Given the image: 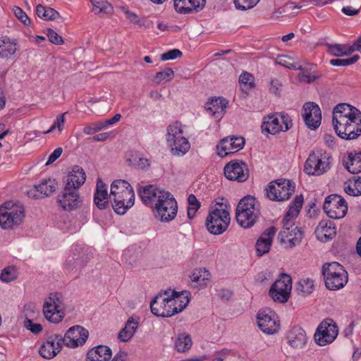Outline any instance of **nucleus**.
I'll return each mask as SVG.
<instances>
[{"mask_svg": "<svg viewBox=\"0 0 361 361\" xmlns=\"http://www.w3.org/2000/svg\"><path fill=\"white\" fill-rule=\"evenodd\" d=\"M25 218V208L20 203L6 202L0 206V226L13 230L19 226Z\"/></svg>", "mask_w": 361, "mask_h": 361, "instance_id": "4", "label": "nucleus"}, {"mask_svg": "<svg viewBox=\"0 0 361 361\" xmlns=\"http://www.w3.org/2000/svg\"><path fill=\"white\" fill-rule=\"evenodd\" d=\"M259 215V204L255 197L246 195L239 201L235 209V219L241 227L251 228Z\"/></svg>", "mask_w": 361, "mask_h": 361, "instance_id": "3", "label": "nucleus"}, {"mask_svg": "<svg viewBox=\"0 0 361 361\" xmlns=\"http://www.w3.org/2000/svg\"><path fill=\"white\" fill-rule=\"evenodd\" d=\"M112 355L109 347L99 345L90 350L86 355V361H109Z\"/></svg>", "mask_w": 361, "mask_h": 361, "instance_id": "28", "label": "nucleus"}, {"mask_svg": "<svg viewBox=\"0 0 361 361\" xmlns=\"http://www.w3.org/2000/svg\"><path fill=\"white\" fill-rule=\"evenodd\" d=\"M168 192L154 185L140 186L138 189V194L142 202L152 209L162 199V196H166Z\"/></svg>", "mask_w": 361, "mask_h": 361, "instance_id": "18", "label": "nucleus"}, {"mask_svg": "<svg viewBox=\"0 0 361 361\" xmlns=\"http://www.w3.org/2000/svg\"><path fill=\"white\" fill-rule=\"evenodd\" d=\"M209 278L210 273L205 268L195 269L190 275L191 281L201 286L206 285Z\"/></svg>", "mask_w": 361, "mask_h": 361, "instance_id": "39", "label": "nucleus"}, {"mask_svg": "<svg viewBox=\"0 0 361 361\" xmlns=\"http://www.w3.org/2000/svg\"><path fill=\"white\" fill-rule=\"evenodd\" d=\"M46 35L49 42L56 45H61L63 44V39L57 32L51 28H47Z\"/></svg>", "mask_w": 361, "mask_h": 361, "instance_id": "55", "label": "nucleus"}, {"mask_svg": "<svg viewBox=\"0 0 361 361\" xmlns=\"http://www.w3.org/2000/svg\"><path fill=\"white\" fill-rule=\"evenodd\" d=\"M174 75V71L171 68H166L164 71L157 72L154 76V82L161 84L162 82L170 81Z\"/></svg>", "mask_w": 361, "mask_h": 361, "instance_id": "46", "label": "nucleus"}, {"mask_svg": "<svg viewBox=\"0 0 361 361\" xmlns=\"http://www.w3.org/2000/svg\"><path fill=\"white\" fill-rule=\"evenodd\" d=\"M58 183L54 179L49 178L44 180L40 184L37 185V188L44 197L52 194L57 188Z\"/></svg>", "mask_w": 361, "mask_h": 361, "instance_id": "38", "label": "nucleus"}, {"mask_svg": "<svg viewBox=\"0 0 361 361\" xmlns=\"http://www.w3.org/2000/svg\"><path fill=\"white\" fill-rule=\"evenodd\" d=\"M276 116H279L281 118V123L282 124V130L281 131H287L293 126V122L290 116L284 112H281L277 114Z\"/></svg>", "mask_w": 361, "mask_h": 361, "instance_id": "56", "label": "nucleus"}, {"mask_svg": "<svg viewBox=\"0 0 361 361\" xmlns=\"http://www.w3.org/2000/svg\"><path fill=\"white\" fill-rule=\"evenodd\" d=\"M118 9L126 16V19L130 20L131 23L140 22V18L138 15L135 12L130 11L128 7L122 6H119Z\"/></svg>", "mask_w": 361, "mask_h": 361, "instance_id": "52", "label": "nucleus"}, {"mask_svg": "<svg viewBox=\"0 0 361 361\" xmlns=\"http://www.w3.org/2000/svg\"><path fill=\"white\" fill-rule=\"evenodd\" d=\"M230 221V214L226 209L214 208L209 211L205 225L211 234L220 235L226 231Z\"/></svg>", "mask_w": 361, "mask_h": 361, "instance_id": "8", "label": "nucleus"}, {"mask_svg": "<svg viewBox=\"0 0 361 361\" xmlns=\"http://www.w3.org/2000/svg\"><path fill=\"white\" fill-rule=\"evenodd\" d=\"M317 238L321 241H328L336 233V228L333 221L322 220L315 229Z\"/></svg>", "mask_w": 361, "mask_h": 361, "instance_id": "25", "label": "nucleus"}, {"mask_svg": "<svg viewBox=\"0 0 361 361\" xmlns=\"http://www.w3.org/2000/svg\"><path fill=\"white\" fill-rule=\"evenodd\" d=\"M295 184L290 180L281 178L269 183L265 188L267 197L272 201L288 200L295 192Z\"/></svg>", "mask_w": 361, "mask_h": 361, "instance_id": "7", "label": "nucleus"}, {"mask_svg": "<svg viewBox=\"0 0 361 361\" xmlns=\"http://www.w3.org/2000/svg\"><path fill=\"white\" fill-rule=\"evenodd\" d=\"M51 346L49 343L45 341L39 348V355L45 359L49 360L54 358L56 355V351H53Z\"/></svg>", "mask_w": 361, "mask_h": 361, "instance_id": "50", "label": "nucleus"}, {"mask_svg": "<svg viewBox=\"0 0 361 361\" xmlns=\"http://www.w3.org/2000/svg\"><path fill=\"white\" fill-rule=\"evenodd\" d=\"M93 6V11L96 14H111L113 6L106 0H90Z\"/></svg>", "mask_w": 361, "mask_h": 361, "instance_id": "37", "label": "nucleus"}, {"mask_svg": "<svg viewBox=\"0 0 361 361\" xmlns=\"http://www.w3.org/2000/svg\"><path fill=\"white\" fill-rule=\"evenodd\" d=\"M245 141L241 136H229L220 140L217 145L218 155L224 157L229 154H233L242 149L245 145Z\"/></svg>", "mask_w": 361, "mask_h": 361, "instance_id": "19", "label": "nucleus"}, {"mask_svg": "<svg viewBox=\"0 0 361 361\" xmlns=\"http://www.w3.org/2000/svg\"><path fill=\"white\" fill-rule=\"evenodd\" d=\"M302 118L307 127L317 129L321 124L322 112L319 106L314 102H307L302 107Z\"/></svg>", "mask_w": 361, "mask_h": 361, "instance_id": "20", "label": "nucleus"}, {"mask_svg": "<svg viewBox=\"0 0 361 361\" xmlns=\"http://www.w3.org/2000/svg\"><path fill=\"white\" fill-rule=\"evenodd\" d=\"M206 0H174L175 10L181 14H192L202 11Z\"/></svg>", "mask_w": 361, "mask_h": 361, "instance_id": "22", "label": "nucleus"}, {"mask_svg": "<svg viewBox=\"0 0 361 361\" xmlns=\"http://www.w3.org/2000/svg\"><path fill=\"white\" fill-rule=\"evenodd\" d=\"M182 55L181 51L178 49H173L161 54V59L162 61L173 60L181 57Z\"/></svg>", "mask_w": 361, "mask_h": 361, "instance_id": "58", "label": "nucleus"}, {"mask_svg": "<svg viewBox=\"0 0 361 361\" xmlns=\"http://www.w3.org/2000/svg\"><path fill=\"white\" fill-rule=\"evenodd\" d=\"M259 328L267 334H274L280 329V321L276 312L269 307L261 309L257 315Z\"/></svg>", "mask_w": 361, "mask_h": 361, "instance_id": "12", "label": "nucleus"}, {"mask_svg": "<svg viewBox=\"0 0 361 361\" xmlns=\"http://www.w3.org/2000/svg\"><path fill=\"white\" fill-rule=\"evenodd\" d=\"M89 336V331L80 325L69 328L62 336L64 345L75 348L83 345Z\"/></svg>", "mask_w": 361, "mask_h": 361, "instance_id": "17", "label": "nucleus"}, {"mask_svg": "<svg viewBox=\"0 0 361 361\" xmlns=\"http://www.w3.org/2000/svg\"><path fill=\"white\" fill-rule=\"evenodd\" d=\"M292 279L286 274H281V279L276 280L269 289V295L279 302L284 303L288 301L291 290Z\"/></svg>", "mask_w": 361, "mask_h": 361, "instance_id": "14", "label": "nucleus"}, {"mask_svg": "<svg viewBox=\"0 0 361 361\" xmlns=\"http://www.w3.org/2000/svg\"><path fill=\"white\" fill-rule=\"evenodd\" d=\"M261 128L263 133L267 132L271 135L281 132L282 124L280 117L275 115H269L264 117Z\"/></svg>", "mask_w": 361, "mask_h": 361, "instance_id": "31", "label": "nucleus"}, {"mask_svg": "<svg viewBox=\"0 0 361 361\" xmlns=\"http://www.w3.org/2000/svg\"><path fill=\"white\" fill-rule=\"evenodd\" d=\"M360 59V56L355 54L348 59H331L329 63L333 66H348L356 63Z\"/></svg>", "mask_w": 361, "mask_h": 361, "instance_id": "47", "label": "nucleus"}, {"mask_svg": "<svg viewBox=\"0 0 361 361\" xmlns=\"http://www.w3.org/2000/svg\"><path fill=\"white\" fill-rule=\"evenodd\" d=\"M349 122L343 130H339L338 137L345 140H353L361 135V117H355Z\"/></svg>", "mask_w": 361, "mask_h": 361, "instance_id": "24", "label": "nucleus"}, {"mask_svg": "<svg viewBox=\"0 0 361 361\" xmlns=\"http://www.w3.org/2000/svg\"><path fill=\"white\" fill-rule=\"evenodd\" d=\"M36 12L37 16L43 20H56L58 17H60L59 13L55 9L51 7L44 6L42 4L37 6Z\"/></svg>", "mask_w": 361, "mask_h": 361, "instance_id": "35", "label": "nucleus"}, {"mask_svg": "<svg viewBox=\"0 0 361 361\" xmlns=\"http://www.w3.org/2000/svg\"><path fill=\"white\" fill-rule=\"evenodd\" d=\"M192 342L189 334H179L175 341V348L179 353H185L189 350Z\"/></svg>", "mask_w": 361, "mask_h": 361, "instance_id": "36", "label": "nucleus"}, {"mask_svg": "<svg viewBox=\"0 0 361 361\" xmlns=\"http://www.w3.org/2000/svg\"><path fill=\"white\" fill-rule=\"evenodd\" d=\"M165 291L164 294L157 295L150 302L152 313L157 317H170L177 313L182 312L189 302L188 296L183 292L178 293L175 290L171 292Z\"/></svg>", "mask_w": 361, "mask_h": 361, "instance_id": "1", "label": "nucleus"}, {"mask_svg": "<svg viewBox=\"0 0 361 361\" xmlns=\"http://www.w3.org/2000/svg\"><path fill=\"white\" fill-rule=\"evenodd\" d=\"M323 209L329 217L338 219L344 217L346 214L348 205L341 196L337 194H331L326 197Z\"/></svg>", "mask_w": 361, "mask_h": 361, "instance_id": "13", "label": "nucleus"}, {"mask_svg": "<svg viewBox=\"0 0 361 361\" xmlns=\"http://www.w3.org/2000/svg\"><path fill=\"white\" fill-rule=\"evenodd\" d=\"M314 289L313 281L309 279L300 280L296 286V291L300 293L310 294Z\"/></svg>", "mask_w": 361, "mask_h": 361, "instance_id": "45", "label": "nucleus"}, {"mask_svg": "<svg viewBox=\"0 0 361 361\" xmlns=\"http://www.w3.org/2000/svg\"><path fill=\"white\" fill-rule=\"evenodd\" d=\"M259 0H234L237 8L247 10L255 7Z\"/></svg>", "mask_w": 361, "mask_h": 361, "instance_id": "54", "label": "nucleus"}, {"mask_svg": "<svg viewBox=\"0 0 361 361\" xmlns=\"http://www.w3.org/2000/svg\"><path fill=\"white\" fill-rule=\"evenodd\" d=\"M352 118L343 117V116H341V114L333 115L332 124L334 129L338 136L339 130H343L349 122H352Z\"/></svg>", "mask_w": 361, "mask_h": 361, "instance_id": "40", "label": "nucleus"}, {"mask_svg": "<svg viewBox=\"0 0 361 361\" xmlns=\"http://www.w3.org/2000/svg\"><path fill=\"white\" fill-rule=\"evenodd\" d=\"M276 231V228L271 226L260 235L255 245L257 256L262 257L269 251Z\"/></svg>", "mask_w": 361, "mask_h": 361, "instance_id": "23", "label": "nucleus"}, {"mask_svg": "<svg viewBox=\"0 0 361 361\" xmlns=\"http://www.w3.org/2000/svg\"><path fill=\"white\" fill-rule=\"evenodd\" d=\"M106 184L99 178L97 182L94 195V202L99 209H104L109 207V202Z\"/></svg>", "mask_w": 361, "mask_h": 361, "instance_id": "26", "label": "nucleus"}, {"mask_svg": "<svg viewBox=\"0 0 361 361\" xmlns=\"http://www.w3.org/2000/svg\"><path fill=\"white\" fill-rule=\"evenodd\" d=\"M276 63L281 66H283L287 68L292 69V70H300V71H307V69L304 67H302L301 65L295 63L293 61V59L285 55L278 56L276 58Z\"/></svg>", "mask_w": 361, "mask_h": 361, "instance_id": "41", "label": "nucleus"}, {"mask_svg": "<svg viewBox=\"0 0 361 361\" xmlns=\"http://www.w3.org/2000/svg\"><path fill=\"white\" fill-rule=\"evenodd\" d=\"M330 157L322 151L310 154L304 165V171L310 176H320L329 169Z\"/></svg>", "mask_w": 361, "mask_h": 361, "instance_id": "10", "label": "nucleus"}, {"mask_svg": "<svg viewBox=\"0 0 361 361\" xmlns=\"http://www.w3.org/2000/svg\"><path fill=\"white\" fill-rule=\"evenodd\" d=\"M18 49V41L11 39L8 37H0V58L8 59L13 56Z\"/></svg>", "mask_w": 361, "mask_h": 361, "instance_id": "30", "label": "nucleus"}, {"mask_svg": "<svg viewBox=\"0 0 361 361\" xmlns=\"http://www.w3.org/2000/svg\"><path fill=\"white\" fill-rule=\"evenodd\" d=\"M181 123L176 121L167 127L166 141L171 154L183 157L190 149V144L183 135Z\"/></svg>", "mask_w": 361, "mask_h": 361, "instance_id": "5", "label": "nucleus"}, {"mask_svg": "<svg viewBox=\"0 0 361 361\" xmlns=\"http://www.w3.org/2000/svg\"><path fill=\"white\" fill-rule=\"evenodd\" d=\"M127 161L130 166H137L140 169H144L149 165L148 159L137 157H133L128 159Z\"/></svg>", "mask_w": 361, "mask_h": 361, "instance_id": "57", "label": "nucleus"}, {"mask_svg": "<svg viewBox=\"0 0 361 361\" xmlns=\"http://www.w3.org/2000/svg\"><path fill=\"white\" fill-rule=\"evenodd\" d=\"M303 196L302 195H297L293 201L290 203L288 212L293 215L298 216L299 212L302 207Z\"/></svg>", "mask_w": 361, "mask_h": 361, "instance_id": "49", "label": "nucleus"}, {"mask_svg": "<svg viewBox=\"0 0 361 361\" xmlns=\"http://www.w3.org/2000/svg\"><path fill=\"white\" fill-rule=\"evenodd\" d=\"M51 345L53 351H56V355L59 353L61 350L63 345H64L62 336L61 334H53L49 336L47 341Z\"/></svg>", "mask_w": 361, "mask_h": 361, "instance_id": "44", "label": "nucleus"}, {"mask_svg": "<svg viewBox=\"0 0 361 361\" xmlns=\"http://www.w3.org/2000/svg\"><path fill=\"white\" fill-rule=\"evenodd\" d=\"M327 51L329 53H330L331 55L341 57L343 56H346V52H342L341 49L340 48V44H326Z\"/></svg>", "mask_w": 361, "mask_h": 361, "instance_id": "62", "label": "nucleus"}, {"mask_svg": "<svg viewBox=\"0 0 361 361\" xmlns=\"http://www.w3.org/2000/svg\"><path fill=\"white\" fill-rule=\"evenodd\" d=\"M335 114H341L343 117L352 118L357 116L361 117L360 111L347 103L337 104L333 110V115Z\"/></svg>", "mask_w": 361, "mask_h": 361, "instance_id": "33", "label": "nucleus"}, {"mask_svg": "<svg viewBox=\"0 0 361 361\" xmlns=\"http://www.w3.org/2000/svg\"><path fill=\"white\" fill-rule=\"evenodd\" d=\"M297 216L293 215L292 214L289 212H286L285 216L283 217L282 220V230L286 231H291L294 230L295 228H298V226H295L294 219Z\"/></svg>", "mask_w": 361, "mask_h": 361, "instance_id": "51", "label": "nucleus"}, {"mask_svg": "<svg viewBox=\"0 0 361 361\" xmlns=\"http://www.w3.org/2000/svg\"><path fill=\"white\" fill-rule=\"evenodd\" d=\"M322 74L319 72H313L308 73L307 72H301L298 73V78L300 81L311 83L319 78Z\"/></svg>", "mask_w": 361, "mask_h": 361, "instance_id": "53", "label": "nucleus"}, {"mask_svg": "<svg viewBox=\"0 0 361 361\" xmlns=\"http://www.w3.org/2000/svg\"><path fill=\"white\" fill-rule=\"evenodd\" d=\"M60 294L57 293H50L44 300L43 313L45 318L50 322L58 324L62 321L64 314L60 310Z\"/></svg>", "mask_w": 361, "mask_h": 361, "instance_id": "15", "label": "nucleus"}, {"mask_svg": "<svg viewBox=\"0 0 361 361\" xmlns=\"http://www.w3.org/2000/svg\"><path fill=\"white\" fill-rule=\"evenodd\" d=\"M13 10V13H14V15L16 16V17L21 23H26L27 20H29V17L27 16V15L20 7L14 6Z\"/></svg>", "mask_w": 361, "mask_h": 361, "instance_id": "64", "label": "nucleus"}, {"mask_svg": "<svg viewBox=\"0 0 361 361\" xmlns=\"http://www.w3.org/2000/svg\"><path fill=\"white\" fill-rule=\"evenodd\" d=\"M288 344L294 348H302L307 343L305 331L300 326H294L289 331L288 336Z\"/></svg>", "mask_w": 361, "mask_h": 361, "instance_id": "29", "label": "nucleus"}, {"mask_svg": "<svg viewBox=\"0 0 361 361\" xmlns=\"http://www.w3.org/2000/svg\"><path fill=\"white\" fill-rule=\"evenodd\" d=\"M155 217L161 222H169L177 215L178 205L173 196L169 192L152 208Z\"/></svg>", "mask_w": 361, "mask_h": 361, "instance_id": "9", "label": "nucleus"}, {"mask_svg": "<svg viewBox=\"0 0 361 361\" xmlns=\"http://www.w3.org/2000/svg\"><path fill=\"white\" fill-rule=\"evenodd\" d=\"M17 271L14 267H8L4 268L0 275V279L3 282L8 283L17 278Z\"/></svg>", "mask_w": 361, "mask_h": 361, "instance_id": "48", "label": "nucleus"}, {"mask_svg": "<svg viewBox=\"0 0 361 361\" xmlns=\"http://www.w3.org/2000/svg\"><path fill=\"white\" fill-rule=\"evenodd\" d=\"M282 87V81L279 78L271 79L270 81V92L279 95Z\"/></svg>", "mask_w": 361, "mask_h": 361, "instance_id": "63", "label": "nucleus"}, {"mask_svg": "<svg viewBox=\"0 0 361 361\" xmlns=\"http://www.w3.org/2000/svg\"><path fill=\"white\" fill-rule=\"evenodd\" d=\"M25 326L35 334H38L42 331V326L40 324L34 323L27 318L25 320Z\"/></svg>", "mask_w": 361, "mask_h": 361, "instance_id": "61", "label": "nucleus"}, {"mask_svg": "<svg viewBox=\"0 0 361 361\" xmlns=\"http://www.w3.org/2000/svg\"><path fill=\"white\" fill-rule=\"evenodd\" d=\"M121 197V199L123 201H126L128 205H131L132 207L135 203V192L133 188L128 189V190L124 191L123 193L118 195Z\"/></svg>", "mask_w": 361, "mask_h": 361, "instance_id": "60", "label": "nucleus"}, {"mask_svg": "<svg viewBox=\"0 0 361 361\" xmlns=\"http://www.w3.org/2000/svg\"><path fill=\"white\" fill-rule=\"evenodd\" d=\"M343 165L350 173H361V152H349L347 159L343 160Z\"/></svg>", "mask_w": 361, "mask_h": 361, "instance_id": "32", "label": "nucleus"}, {"mask_svg": "<svg viewBox=\"0 0 361 361\" xmlns=\"http://www.w3.org/2000/svg\"><path fill=\"white\" fill-rule=\"evenodd\" d=\"M110 201L113 209L118 214H124L128 209L132 207V206L128 205L126 201L121 200L119 196L112 197Z\"/></svg>", "mask_w": 361, "mask_h": 361, "instance_id": "42", "label": "nucleus"}, {"mask_svg": "<svg viewBox=\"0 0 361 361\" xmlns=\"http://www.w3.org/2000/svg\"><path fill=\"white\" fill-rule=\"evenodd\" d=\"M239 82L242 85V90L247 93L254 87V77L247 72H243L239 77Z\"/></svg>", "mask_w": 361, "mask_h": 361, "instance_id": "43", "label": "nucleus"}, {"mask_svg": "<svg viewBox=\"0 0 361 361\" xmlns=\"http://www.w3.org/2000/svg\"><path fill=\"white\" fill-rule=\"evenodd\" d=\"M322 274L325 286L330 290H336L343 288L348 280L347 271L342 265L336 262L324 264Z\"/></svg>", "mask_w": 361, "mask_h": 361, "instance_id": "6", "label": "nucleus"}, {"mask_svg": "<svg viewBox=\"0 0 361 361\" xmlns=\"http://www.w3.org/2000/svg\"><path fill=\"white\" fill-rule=\"evenodd\" d=\"M85 180L86 174L84 169L78 165L73 166L67 176L62 194L58 197V202L64 210L72 211L78 207V189L84 184Z\"/></svg>", "mask_w": 361, "mask_h": 361, "instance_id": "2", "label": "nucleus"}, {"mask_svg": "<svg viewBox=\"0 0 361 361\" xmlns=\"http://www.w3.org/2000/svg\"><path fill=\"white\" fill-rule=\"evenodd\" d=\"M338 328L331 319L322 321L317 329L314 338L317 344L324 346L331 343L337 337Z\"/></svg>", "mask_w": 361, "mask_h": 361, "instance_id": "11", "label": "nucleus"}, {"mask_svg": "<svg viewBox=\"0 0 361 361\" xmlns=\"http://www.w3.org/2000/svg\"><path fill=\"white\" fill-rule=\"evenodd\" d=\"M133 188L131 185L125 180L118 179L112 182L109 194V200L123 193L128 189Z\"/></svg>", "mask_w": 361, "mask_h": 361, "instance_id": "34", "label": "nucleus"}, {"mask_svg": "<svg viewBox=\"0 0 361 361\" xmlns=\"http://www.w3.org/2000/svg\"><path fill=\"white\" fill-rule=\"evenodd\" d=\"M66 114V113L58 115L56 121L54 122V123L52 124L51 128L48 130H47L44 133L45 134L49 133L53 131L56 128H58L59 132H61L63 128V126H64V122H65L64 115Z\"/></svg>", "mask_w": 361, "mask_h": 361, "instance_id": "59", "label": "nucleus"}, {"mask_svg": "<svg viewBox=\"0 0 361 361\" xmlns=\"http://www.w3.org/2000/svg\"><path fill=\"white\" fill-rule=\"evenodd\" d=\"M224 174L228 180L245 182L249 178L248 166L243 161L232 160L224 166Z\"/></svg>", "mask_w": 361, "mask_h": 361, "instance_id": "16", "label": "nucleus"}, {"mask_svg": "<svg viewBox=\"0 0 361 361\" xmlns=\"http://www.w3.org/2000/svg\"><path fill=\"white\" fill-rule=\"evenodd\" d=\"M303 238V232L300 228L294 230H281L278 235V240L285 248H293L299 245Z\"/></svg>", "mask_w": 361, "mask_h": 361, "instance_id": "21", "label": "nucleus"}, {"mask_svg": "<svg viewBox=\"0 0 361 361\" xmlns=\"http://www.w3.org/2000/svg\"><path fill=\"white\" fill-rule=\"evenodd\" d=\"M228 101L223 97L212 98L205 104L206 111L216 118H221L225 113Z\"/></svg>", "mask_w": 361, "mask_h": 361, "instance_id": "27", "label": "nucleus"}]
</instances>
